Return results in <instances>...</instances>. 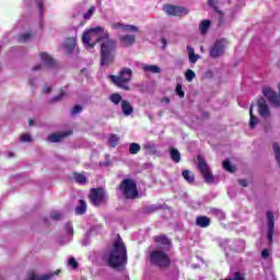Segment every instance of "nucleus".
Listing matches in <instances>:
<instances>
[{"mask_svg":"<svg viewBox=\"0 0 280 280\" xmlns=\"http://www.w3.org/2000/svg\"><path fill=\"white\" fill-rule=\"evenodd\" d=\"M62 47L67 54H71L73 49H75V38L73 37L67 38L63 42Z\"/></svg>","mask_w":280,"mask_h":280,"instance_id":"nucleus-18","label":"nucleus"},{"mask_svg":"<svg viewBox=\"0 0 280 280\" xmlns=\"http://www.w3.org/2000/svg\"><path fill=\"white\" fill-rule=\"evenodd\" d=\"M90 199L92 205L100 207V205H104V202L108 200V195L104 188H93L90 194Z\"/></svg>","mask_w":280,"mask_h":280,"instance_id":"nucleus-6","label":"nucleus"},{"mask_svg":"<svg viewBox=\"0 0 280 280\" xmlns=\"http://www.w3.org/2000/svg\"><path fill=\"white\" fill-rule=\"evenodd\" d=\"M120 45L122 47H132L135 45V40H137V37L135 35H121L119 36Z\"/></svg>","mask_w":280,"mask_h":280,"instance_id":"nucleus-15","label":"nucleus"},{"mask_svg":"<svg viewBox=\"0 0 280 280\" xmlns=\"http://www.w3.org/2000/svg\"><path fill=\"white\" fill-rule=\"evenodd\" d=\"M40 16H43V0H36Z\"/></svg>","mask_w":280,"mask_h":280,"instance_id":"nucleus-46","label":"nucleus"},{"mask_svg":"<svg viewBox=\"0 0 280 280\" xmlns=\"http://www.w3.org/2000/svg\"><path fill=\"white\" fill-rule=\"evenodd\" d=\"M69 132H59V133H51L48 136V141L50 143H59V141H62L65 137H69Z\"/></svg>","mask_w":280,"mask_h":280,"instance_id":"nucleus-20","label":"nucleus"},{"mask_svg":"<svg viewBox=\"0 0 280 280\" xmlns=\"http://www.w3.org/2000/svg\"><path fill=\"white\" fill-rule=\"evenodd\" d=\"M162 43L165 45L167 40H165V38H162Z\"/></svg>","mask_w":280,"mask_h":280,"instance_id":"nucleus-56","label":"nucleus"},{"mask_svg":"<svg viewBox=\"0 0 280 280\" xmlns=\"http://www.w3.org/2000/svg\"><path fill=\"white\" fill-rule=\"evenodd\" d=\"M50 218L51 220H60L62 218V213H60L59 211H54L50 213Z\"/></svg>","mask_w":280,"mask_h":280,"instance_id":"nucleus-43","label":"nucleus"},{"mask_svg":"<svg viewBox=\"0 0 280 280\" xmlns=\"http://www.w3.org/2000/svg\"><path fill=\"white\" fill-rule=\"evenodd\" d=\"M112 82L118 86V89H122L124 91H130V85L128 82L132 80V69L122 68L119 75H109Z\"/></svg>","mask_w":280,"mask_h":280,"instance_id":"nucleus-3","label":"nucleus"},{"mask_svg":"<svg viewBox=\"0 0 280 280\" xmlns=\"http://www.w3.org/2000/svg\"><path fill=\"white\" fill-rule=\"evenodd\" d=\"M141 69L144 71V73H161V68L156 65L142 63Z\"/></svg>","mask_w":280,"mask_h":280,"instance_id":"nucleus-21","label":"nucleus"},{"mask_svg":"<svg viewBox=\"0 0 280 280\" xmlns=\"http://www.w3.org/2000/svg\"><path fill=\"white\" fill-rule=\"evenodd\" d=\"M65 231L67 233V237L65 240H60L61 244H69V242H71V240H73V225H71V223H67L65 225Z\"/></svg>","mask_w":280,"mask_h":280,"instance_id":"nucleus-17","label":"nucleus"},{"mask_svg":"<svg viewBox=\"0 0 280 280\" xmlns=\"http://www.w3.org/2000/svg\"><path fill=\"white\" fill-rule=\"evenodd\" d=\"M30 37H31L30 33H24L19 37V42L20 43H27V40H30Z\"/></svg>","mask_w":280,"mask_h":280,"instance_id":"nucleus-40","label":"nucleus"},{"mask_svg":"<svg viewBox=\"0 0 280 280\" xmlns=\"http://www.w3.org/2000/svg\"><path fill=\"white\" fill-rule=\"evenodd\" d=\"M257 104L260 117H270V109L268 108V103H266V98L260 97Z\"/></svg>","mask_w":280,"mask_h":280,"instance_id":"nucleus-12","label":"nucleus"},{"mask_svg":"<svg viewBox=\"0 0 280 280\" xmlns=\"http://www.w3.org/2000/svg\"><path fill=\"white\" fill-rule=\"evenodd\" d=\"M109 101L112 104H115L116 106L119 105V103L121 104V95L120 94H112L109 95Z\"/></svg>","mask_w":280,"mask_h":280,"instance_id":"nucleus-30","label":"nucleus"},{"mask_svg":"<svg viewBox=\"0 0 280 280\" xmlns=\"http://www.w3.org/2000/svg\"><path fill=\"white\" fill-rule=\"evenodd\" d=\"M112 30H121V32H131V33L139 32V27L132 24H124L121 22L112 23Z\"/></svg>","mask_w":280,"mask_h":280,"instance_id":"nucleus-11","label":"nucleus"},{"mask_svg":"<svg viewBox=\"0 0 280 280\" xmlns=\"http://www.w3.org/2000/svg\"><path fill=\"white\" fill-rule=\"evenodd\" d=\"M93 14H95V7H91L88 12L84 14V20L89 21V19H91V16H93Z\"/></svg>","mask_w":280,"mask_h":280,"instance_id":"nucleus-37","label":"nucleus"},{"mask_svg":"<svg viewBox=\"0 0 280 280\" xmlns=\"http://www.w3.org/2000/svg\"><path fill=\"white\" fill-rule=\"evenodd\" d=\"M120 106H121L122 115H125V117H130V115L135 113V108H132V105H130V102L126 100L121 101Z\"/></svg>","mask_w":280,"mask_h":280,"instance_id":"nucleus-16","label":"nucleus"},{"mask_svg":"<svg viewBox=\"0 0 280 280\" xmlns=\"http://www.w3.org/2000/svg\"><path fill=\"white\" fill-rule=\"evenodd\" d=\"M120 190L126 198H137L139 191L137 190V184L132 179H124L120 184Z\"/></svg>","mask_w":280,"mask_h":280,"instance_id":"nucleus-5","label":"nucleus"},{"mask_svg":"<svg viewBox=\"0 0 280 280\" xmlns=\"http://www.w3.org/2000/svg\"><path fill=\"white\" fill-rule=\"evenodd\" d=\"M223 170L233 173L235 172V166H233L229 160H225L223 161Z\"/></svg>","mask_w":280,"mask_h":280,"instance_id":"nucleus-34","label":"nucleus"},{"mask_svg":"<svg viewBox=\"0 0 280 280\" xmlns=\"http://www.w3.org/2000/svg\"><path fill=\"white\" fill-rule=\"evenodd\" d=\"M68 266H70V268H73V270H75L78 268V260H75V258H69Z\"/></svg>","mask_w":280,"mask_h":280,"instance_id":"nucleus-41","label":"nucleus"},{"mask_svg":"<svg viewBox=\"0 0 280 280\" xmlns=\"http://www.w3.org/2000/svg\"><path fill=\"white\" fill-rule=\"evenodd\" d=\"M147 211H148L149 213H154V211H159V206H156V205H151V206H149V207L147 208Z\"/></svg>","mask_w":280,"mask_h":280,"instance_id":"nucleus-45","label":"nucleus"},{"mask_svg":"<svg viewBox=\"0 0 280 280\" xmlns=\"http://www.w3.org/2000/svg\"><path fill=\"white\" fill-rule=\"evenodd\" d=\"M150 262L159 268H167L170 266V257L166 252L158 248L150 253Z\"/></svg>","mask_w":280,"mask_h":280,"instance_id":"nucleus-4","label":"nucleus"},{"mask_svg":"<svg viewBox=\"0 0 280 280\" xmlns=\"http://www.w3.org/2000/svg\"><path fill=\"white\" fill-rule=\"evenodd\" d=\"M185 78L187 80V82H192L194 78H196V72H194V70L188 69L185 73Z\"/></svg>","mask_w":280,"mask_h":280,"instance_id":"nucleus-35","label":"nucleus"},{"mask_svg":"<svg viewBox=\"0 0 280 280\" xmlns=\"http://www.w3.org/2000/svg\"><path fill=\"white\" fill-rule=\"evenodd\" d=\"M213 3H214V0H208L209 5H213Z\"/></svg>","mask_w":280,"mask_h":280,"instance_id":"nucleus-52","label":"nucleus"},{"mask_svg":"<svg viewBox=\"0 0 280 280\" xmlns=\"http://www.w3.org/2000/svg\"><path fill=\"white\" fill-rule=\"evenodd\" d=\"M209 27H211V21L202 20L200 25H199L200 33L201 34H207V32L209 31Z\"/></svg>","mask_w":280,"mask_h":280,"instance_id":"nucleus-25","label":"nucleus"},{"mask_svg":"<svg viewBox=\"0 0 280 280\" xmlns=\"http://www.w3.org/2000/svg\"><path fill=\"white\" fill-rule=\"evenodd\" d=\"M20 141H22V143H30V141H32V136L30 133H24L20 137Z\"/></svg>","mask_w":280,"mask_h":280,"instance_id":"nucleus-38","label":"nucleus"},{"mask_svg":"<svg viewBox=\"0 0 280 280\" xmlns=\"http://www.w3.org/2000/svg\"><path fill=\"white\" fill-rule=\"evenodd\" d=\"M176 93H177V95H178V97H185V92L183 91V85H180V84H177V86H176Z\"/></svg>","mask_w":280,"mask_h":280,"instance_id":"nucleus-42","label":"nucleus"},{"mask_svg":"<svg viewBox=\"0 0 280 280\" xmlns=\"http://www.w3.org/2000/svg\"><path fill=\"white\" fill-rule=\"evenodd\" d=\"M144 148H145V150H148L152 154H156V144H154V142H147L144 144Z\"/></svg>","mask_w":280,"mask_h":280,"instance_id":"nucleus-33","label":"nucleus"},{"mask_svg":"<svg viewBox=\"0 0 280 280\" xmlns=\"http://www.w3.org/2000/svg\"><path fill=\"white\" fill-rule=\"evenodd\" d=\"M141 152V145L139 143H131L129 145V154H139Z\"/></svg>","mask_w":280,"mask_h":280,"instance_id":"nucleus-29","label":"nucleus"},{"mask_svg":"<svg viewBox=\"0 0 280 280\" xmlns=\"http://www.w3.org/2000/svg\"><path fill=\"white\" fill-rule=\"evenodd\" d=\"M249 117H250L249 128H255V126L259 124V119L255 115H253V105H250V108H249Z\"/></svg>","mask_w":280,"mask_h":280,"instance_id":"nucleus-27","label":"nucleus"},{"mask_svg":"<svg viewBox=\"0 0 280 280\" xmlns=\"http://www.w3.org/2000/svg\"><path fill=\"white\" fill-rule=\"evenodd\" d=\"M108 143L110 148H117V144L119 143V136L112 133L108 138Z\"/></svg>","mask_w":280,"mask_h":280,"instance_id":"nucleus-28","label":"nucleus"},{"mask_svg":"<svg viewBox=\"0 0 280 280\" xmlns=\"http://www.w3.org/2000/svg\"><path fill=\"white\" fill-rule=\"evenodd\" d=\"M188 51V60L191 65H196L198 62V59L200 58L198 55H196V51L194 50V47L187 46Z\"/></svg>","mask_w":280,"mask_h":280,"instance_id":"nucleus-22","label":"nucleus"},{"mask_svg":"<svg viewBox=\"0 0 280 280\" xmlns=\"http://www.w3.org/2000/svg\"><path fill=\"white\" fill-rule=\"evenodd\" d=\"M267 241L272 245V237L275 235V213L272 211H267Z\"/></svg>","mask_w":280,"mask_h":280,"instance_id":"nucleus-9","label":"nucleus"},{"mask_svg":"<svg viewBox=\"0 0 280 280\" xmlns=\"http://www.w3.org/2000/svg\"><path fill=\"white\" fill-rule=\"evenodd\" d=\"M238 185H241L242 187H248V183L246 182V179H240Z\"/></svg>","mask_w":280,"mask_h":280,"instance_id":"nucleus-48","label":"nucleus"},{"mask_svg":"<svg viewBox=\"0 0 280 280\" xmlns=\"http://www.w3.org/2000/svg\"><path fill=\"white\" fill-rule=\"evenodd\" d=\"M198 170L202 174L206 183H213V174H211L209 165H207V162L200 155L198 156Z\"/></svg>","mask_w":280,"mask_h":280,"instance_id":"nucleus-8","label":"nucleus"},{"mask_svg":"<svg viewBox=\"0 0 280 280\" xmlns=\"http://www.w3.org/2000/svg\"><path fill=\"white\" fill-rule=\"evenodd\" d=\"M74 180H75V183H79V185H85L86 176H84L82 174H74Z\"/></svg>","mask_w":280,"mask_h":280,"instance_id":"nucleus-32","label":"nucleus"},{"mask_svg":"<svg viewBox=\"0 0 280 280\" xmlns=\"http://www.w3.org/2000/svg\"><path fill=\"white\" fill-rule=\"evenodd\" d=\"M182 176L187 183H194V180L196 179L194 173L187 170L182 172Z\"/></svg>","mask_w":280,"mask_h":280,"instance_id":"nucleus-26","label":"nucleus"},{"mask_svg":"<svg viewBox=\"0 0 280 280\" xmlns=\"http://www.w3.org/2000/svg\"><path fill=\"white\" fill-rule=\"evenodd\" d=\"M164 11L166 14H168V16H183V14H187V9L173 4H165Z\"/></svg>","mask_w":280,"mask_h":280,"instance_id":"nucleus-10","label":"nucleus"},{"mask_svg":"<svg viewBox=\"0 0 280 280\" xmlns=\"http://www.w3.org/2000/svg\"><path fill=\"white\" fill-rule=\"evenodd\" d=\"M272 148H273V152H275V156H276V161L280 167V147H279V143L275 142L272 144Z\"/></svg>","mask_w":280,"mask_h":280,"instance_id":"nucleus-31","label":"nucleus"},{"mask_svg":"<svg viewBox=\"0 0 280 280\" xmlns=\"http://www.w3.org/2000/svg\"><path fill=\"white\" fill-rule=\"evenodd\" d=\"M83 45L86 49H93L97 43L101 45V65L102 67H108L115 62V51L117 49V43L115 39L110 38V34L106 28L102 26H95L85 31L82 35Z\"/></svg>","mask_w":280,"mask_h":280,"instance_id":"nucleus-1","label":"nucleus"},{"mask_svg":"<svg viewBox=\"0 0 280 280\" xmlns=\"http://www.w3.org/2000/svg\"><path fill=\"white\" fill-rule=\"evenodd\" d=\"M40 61L45 67H48V69H51L52 67H56V61L54 58L49 56V54L43 51L39 54Z\"/></svg>","mask_w":280,"mask_h":280,"instance_id":"nucleus-14","label":"nucleus"},{"mask_svg":"<svg viewBox=\"0 0 280 280\" xmlns=\"http://www.w3.org/2000/svg\"><path fill=\"white\" fill-rule=\"evenodd\" d=\"M261 257H262V259H268V257H270V250L264 249L261 252Z\"/></svg>","mask_w":280,"mask_h":280,"instance_id":"nucleus-47","label":"nucleus"},{"mask_svg":"<svg viewBox=\"0 0 280 280\" xmlns=\"http://www.w3.org/2000/svg\"><path fill=\"white\" fill-rule=\"evenodd\" d=\"M75 213L77 215H84L86 213V201L79 200V205L75 207Z\"/></svg>","mask_w":280,"mask_h":280,"instance_id":"nucleus-24","label":"nucleus"},{"mask_svg":"<svg viewBox=\"0 0 280 280\" xmlns=\"http://www.w3.org/2000/svg\"><path fill=\"white\" fill-rule=\"evenodd\" d=\"M228 42L226 39L217 40L213 46L210 48V58H220L224 56V49H226Z\"/></svg>","mask_w":280,"mask_h":280,"instance_id":"nucleus-7","label":"nucleus"},{"mask_svg":"<svg viewBox=\"0 0 280 280\" xmlns=\"http://www.w3.org/2000/svg\"><path fill=\"white\" fill-rule=\"evenodd\" d=\"M168 152H170V156L174 163H180V152L178 151V149L171 147L168 149Z\"/></svg>","mask_w":280,"mask_h":280,"instance_id":"nucleus-23","label":"nucleus"},{"mask_svg":"<svg viewBox=\"0 0 280 280\" xmlns=\"http://www.w3.org/2000/svg\"><path fill=\"white\" fill-rule=\"evenodd\" d=\"M8 156H9V159H12V156H14V153L11 152L8 154Z\"/></svg>","mask_w":280,"mask_h":280,"instance_id":"nucleus-54","label":"nucleus"},{"mask_svg":"<svg viewBox=\"0 0 280 280\" xmlns=\"http://www.w3.org/2000/svg\"><path fill=\"white\" fill-rule=\"evenodd\" d=\"M200 49H201V51H203V48H202V47H201Z\"/></svg>","mask_w":280,"mask_h":280,"instance_id":"nucleus-58","label":"nucleus"},{"mask_svg":"<svg viewBox=\"0 0 280 280\" xmlns=\"http://www.w3.org/2000/svg\"><path fill=\"white\" fill-rule=\"evenodd\" d=\"M44 93H51V86H44Z\"/></svg>","mask_w":280,"mask_h":280,"instance_id":"nucleus-50","label":"nucleus"},{"mask_svg":"<svg viewBox=\"0 0 280 280\" xmlns=\"http://www.w3.org/2000/svg\"><path fill=\"white\" fill-rule=\"evenodd\" d=\"M238 244H241V246H244V241H238Z\"/></svg>","mask_w":280,"mask_h":280,"instance_id":"nucleus-55","label":"nucleus"},{"mask_svg":"<svg viewBox=\"0 0 280 280\" xmlns=\"http://www.w3.org/2000/svg\"><path fill=\"white\" fill-rule=\"evenodd\" d=\"M196 225L200 229H207V226L211 225V219H209V217L199 215L196 218Z\"/></svg>","mask_w":280,"mask_h":280,"instance_id":"nucleus-19","label":"nucleus"},{"mask_svg":"<svg viewBox=\"0 0 280 280\" xmlns=\"http://www.w3.org/2000/svg\"><path fill=\"white\" fill-rule=\"evenodd\" d=\"M162 102H163L164 104H170V98L164 97V98H162Z\"/></svg>","mask_w":280,"mask_h":280,"instance_id":"nucleus-51","label":"nucleus"},{"mask_svg":"<svg viewBox=\"0 0 280 280\" xmlns=\"http://www.w3.org/2000/svg\"><path fill=\"white\" fill-rule=\"evenodd\" d=\"M225 280H245L244 276L240 271L234 272L233 277L226 278Z\"/></svg>","mask_w":280,"mask_h":280,"instance_id":"nucleus-39","label":"nucleus"},{"mask_svg":"<svg viewBox=\"0 0 280 280\" xmlns=\"http://www.w3.org/2000/svg\"><path fill=\"white\" fill-rule=\"evenodd\" d=\"M40 69H43V66H42V65H36V66L33 68V71H40Z\"/></svg>","mask_w":280,"mask_h":280,"instance_id":"nucleus-49","label":"nucleus"},{"mask_svg":"<svg viewBox=\"0 0 280 280\" xmlns=\"http://www.w3.org/2000/svg\"><path fill=\"white\" fill-rule=\"evenodd\" d=\"M104 259L112 268H124L128 264V252L121 236H117L113 247L105 253Z\"/></svg>","mask_w":280,"mask_h":280,"instance_id":"nucleus-2","label":"nucleus"},{"mask_svg":"<svg viewBox=\"0 0 280 280\" xmlns=\"http://www.w3.org/2000/svg\"><path fill=\"white\" fill-rule=\"evenodd\" d=\"M33 124H34L33 120H30V121H28V125H30V126H33Z\"/></svg>","mask_w":280,"mask_h":280,"instance_id":"nucleus-57","label":"nucleus"},{"mask_svg":"<svg viewBox=\"0 0 280 280\" xmlns=\"http://www.w3.org/2000/svg\"><path fill=\"white\" fill-rule=\"evenodd\" d=\"M65 97H67V92H65V90H61L59 95L52 97L51 102H61V100H63Z\"/></svg>","mask_w":280,"mask_h":280,"instance_id":"nucleus-36","label":"nucleus"},{"mask_svg":"<svg viewBox=\"0 0 280 280\" xmlns=\"http://www.w3.org/2000/svg\"><path fill=\"white\" fill-rule=\"evenodd\" d=\"M154 241L156 242V244L160 245V250H164L167 253V250H170V238H167V236L165 235H160V236H155Z\"/></svg>","mask_w":280,"mask_h":280,"instance_id":"nucleus-13","label":"nucleus"},{"mask_svg":"<svg viewBox=\"0 0 280 280\" xmlns=\"http://www.w3.org/2000/svg\"><path fill=\"white\" fill-rule=\"evenodd\" d=\"M82 110V105H75L72 108L71 115H79V113Z\"/></svg>","mask_w":280,"mask_h":280,"instance_id":"nucleus-44","label":"nucleus"},{"mask_svg":"<svg viewBox=\"0 0 280 280\" xmlns=\"http://www.w3.org/2000/svg\"><path fill=\"white\" fill-rule=\"evenodd\" d=\"M229 242H231V241H229V238H225V240H223L222 244H229Z\"/></svg>","mask_w":280,"mask_h":280,"instance_id":"nucleus-53","label":"nucleus"}]
</instances>
